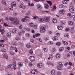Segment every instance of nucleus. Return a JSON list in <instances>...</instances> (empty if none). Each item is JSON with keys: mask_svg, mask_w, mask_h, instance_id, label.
Returning <instances> with one entry per match:
<instances>
[{"mask_svg": "<svg viewBox=\"0 0 75 75\" xmlns=\"http://www.w3.org/2000/svg\"><path fill=\"white\" fill-rule=\"evenodd\" d=\"M5 19L6 20H10L13 23V24H16L17 25H18L19 24V20L17 18L10 17L9 18H8L6 17Z\"/></svg>", "mask_w": 75, "mask_h": 75, "instance_id": "nucleus-1", "label": "nucleus"}, {"mask_svg": "<svg viewBox=\"0 0 75 75\" xmlns=\"http://www.w3.org/2000/svg\"><path fill=\"white\" fill-rule=\"evenodd\" d=\"M63 67V64L61 62H59L58 64L57 69L58 70L62 69V68Z\"/></svg>", "mask_w": 75, "mask_h": 75, "instance_id": "nucleus-2", "label": "nucleus"}, {"mask_svg": "<svg viewBox=\"0 0 75 75\" xmlns=\"http://www.w3.org/2000/svg\"><path fill=\"white\" fill-rule=\"evenodd\" d=\"M69 11L70 13H74L75 12V8L73 6H70L69 8Z\"/></svg>", "mask_w": 75, "mask_h": 75, "instance_id": "nucleus-3", "label": "nucleus"}, {"mask_svg": "<svg viewBox=\"0 0 75 75\" xmlns=\"http://www.w3.org/2000/svg\"><path fill=\"white\" fill-rule=\"evenodd\" d=\"M46 30V28L45 27L42 26L40 28V32L42 33H45Z\"/></svg>", "mask_w": 75, "mask_h": 75, "instance_id": "nucleus-4", "label": "nucleus"}, {"mask_svg": "<svg viewBox=\"0 0 75 75\" xmlns=\"http://www.w3.org/2000/svg\"><path fill=\"white\" fill-rule=\"evenodd\" d=\"M30 60L31 61V62H34V61H35V57L33 56H30L29 58Z\"/></svg>", "mask_w": 75, "mask_h": 75, "instance_id": "nucleus-5", "label": "nucleus"}, {"mask_svg": "<svg viewBox=\"0 0 75 75\" xmlns=\"http://www.w3.org/2000/svg\"><path fill=\"white\" fill-rule=\"evenodd\" d=\"M44 19L45 23H48L50 21V18L49 17H45L44 18Z\"/></svg>", "mask_w": 75, "mask_h": 75, "instance_id": "nucleus-6", "label": "nucleus"}, {"mask_svg": "<svg viewBox=\"0 0 75 75\" xmlns=\"http://www.w3.org/2000/svg\"><path fill=\"white\" fill-rule=\"evenodd\" d=\"M60 14L63 15L65 13V11L64 9H61L59 11Z\"/></svg>", "mask_w": 75, "mask_h": 75, "instance_id": "nucleus-7", "label": "nucleus"}, {"mask_svg": "<svg viewBox=\"0 0 75 75\" xmlns=\"http://www.w3.org/2000/svg\"><path fill=\"white\" fill-rule=\"evenodd\" d=\"M46 64L47 65H51L52 67H54V66L53 64L50 62V61H47Z\"/></svg>", "mask_w": 75, "mask_h": 75, "instance_id": "nucleus-8", "label": "nucleus"}, {"mask_svg": "<svg viewBox=\"0 0 75 75\" xmlns=\"http://www.w3.org/2000/svg\"><path fill=\"white\" fill-rule=\"evenodd\" d=\"M52 40L54 42L58 41V37L57 36H55L53 38Z\"/></svg>", "mask_w": 75, "mask_h": 75, "instance_id": "nucleus-9", "label": "nucleus"}, {"mask_svg": "<svg viewBox=\"0 0 75 75\" xmlns=\"http://www.w3.org/2000/svg\"><path fill=\"white\" fill-rule=\"evenodd\" d=\"M37 66L39 68H41L42 67V63H38L37 64Z\"/></svg>", "mask_w": 75, "mask_h": 75, "instance_id": "nucleus-10", "label": "nucleus"}, {"mask_svg": "<svg viewBox=\"0 0 75 75\" xmlns=\"http://www.w3.org/2000/svg\"><path fill=\"white\" fill-rule=\"evenodd\" d=\"M22 22H27L28 21V19L25 18H23L21 20Z\"/></svg>", "mask_w": 75, "mask_h": 75, "instance_id": "nucleus-11", "label": "nucleus"}, {"mask_svg": "<svg viewBox=\"0 0 75 75\" xmlns=\"http://www.w3.org/2000/svg\"><path fill=\"white\" fill-rule=\"evenodd\" d=\"M44 7L46 9H48L49 8V5L47 4H45L44 5Z\"/></svg>", "mask_w": 75, "mask_h": 75, "instance_id": "nucleus-12", "label": "nucleus"}, {"mask_svg": "<svg viewBox=\"0 0 75 75\" xmlns=\"http://www.w3.org/2000/svg\"><path fill=\"white\" fill-rule=\"evenodd\" d=\"M57 51V50L55 48H53L52 50V54H55Z\"/></svg>", "mask_w": 75, "mask_h": 75, "instance_id": "nucleus-13", "label": "nucleus"}, {"mask_svg": "<svg viewBox=\"0 0 75 75\" xmlns=\"http://www.w3.org/2000/svg\"><path fill=\"white\" fill-rule=\"evenodd\" d=\"M68 24L69 25H71V26L74 25V22H73L71 21H69L68 22Z\"/></svg>", "mask_w": 75, "mask_h": 75, "instance_id": "nucleus-14", "label": "nucleus"}, {"mask_svg": "<svg viewBox=\"0 0 75 75\" xmlns=\"http://www.w3.org/2000/svg\"><path fill=\"white\" fill-rule=\"evenodd\" d=\"M38 20L40 22H42H42H44V19L41 18H38Z\"/></svg>", "mask_w": 75, "mask_h": 75, "instance_id": "nucleus-15", "label": "nucleus"}, {"mask_svg": "<svg viewBox=\"0 0 75 75\" xmlns=\"http://www.w3.org/2000/svg\"><path fill=\"white\" fill-rule=\"evenodd\" d=\"M30 14H31V12H30V11H28L25 13V15L27 16H30Z\"/></svg>", "mask_w": 75, "mask_h": 75, "instance_id": "nucleus-16", "label": "nucleus"}, {"mask_svg": "<svg viewBox=\"0 0 75 75\" xmlns=\"http://www.w3.org/2000/svg\"><path fill=\"white\" fill-rule=\"evenodd\" d=\"M28 6L29 7H33L34 6V4L33 3H30V2H29L28 3Z\"/></svg>", "mask_w": 75, "mask_h": 75, "instance_id": "nucleus-17", "label": "nucleus"}, {"mask_svg": "<svg viewBox=\"0 0 75 75\" xmlns=\"http://www.w3.org/2000/svg\"><path fill=\"white\" fill-rule=\"evenodd\" d=\"M52 22L53 23H57V19L56 18H54L52 19Z\"/></svg>", "mask_w": 75, "mask_h": 75, "instance_id": "nucleus-18", "label": "nucleus"}, {"mask_svg": "<svg viewBox=\"0 0 75 75\" xmlns=\"http://www.w3.org/2000/svg\"><path fill=\"white\" fill-rule=\"evenodd\" d=\"M58 29L59 30H62L63 28H64V26H59L58 27Z\"/></svg>", "mask_w": 75, "mask_h": 75, "instance_id": "nucleus-19", "label": "nucleus"}, {"mask_svg": "<svg viewBox=\"0 0 75 75\" xmlns=\"http://www.w3.org/2000/svg\"><path fill=\"white\" fill-rule=\"evenodd\" d=\"M64 37H68V38H69V34L68 33H65L64 35Z\"/></svg>", "mask_w": 75, "mask_h": 75, "instance_id": "nucleus-20", "label": "nucleus"}, {"mask_svg": "<svg viewBox=\"0 0 75 75\" xmlns=\"http://www.w3.org/2000/svg\"><path fill=\"white\" fill-rule=\"evenodd\" d=\"M31 44L30 43H28L26 45V47L27 48H31Z\"/></svg>", "mask_w": 75, "mask_h": 75, "instance_id": "nucleus-21", "label": "nucleus"}, {"mask_svg": "<svg viewBox=\"0 0 75 75\" xmlns=\"http://www.w3.org/2000/svg\"><path fill=\"white\" fill-rule=\"evenodd\" d=\"M3 5H4L5 6H7V4L6 2L5 1L3 0L1 1Z\"/></svg>", "mask_w": 75, "mask_h": 75, "instance_id": "nucleus-22", "label": "nucleus"}, {"mask_svg": "<svg viewBox=\"0 0 75 75\" xmlns=\"http://www.w3.org/2000/svg\"><path fill=\"white\" fill-rule=\"evenodd\" d=\"M62 42H63V44H64V45H68V43L63 40L62 41Z\"/></svg>", "mask_w": 75, "mask_h": 75, "instance_id": "nucleus-23", "label": "nucleus"}, {"mask_svg": "<svg viewBox=\"0 0 75 75\" xmlns=\"http://www.w3.org/2000/svg\"><path fill=\"white\" fill-rule=\"evenodd\" d=\"M56 44L57 46H61L62 43L60 42H57L56 43Z\"/></svg>", "mask_w": 75, "mask_h": 75, "instance_id": "nucleus-24", "label": "nucleus"}, {"mask_svg": "<svg viewBox=\"0 0 75 75\" xmlns=\"http://www.w3.org/2000/svg\"><path fill=\"white\" fill-rule=\"evenodd\" d=\"M37 9H38V10H41V8H42V7H41V5L40 4H38V5L37 6Z\"/></svg>", "mask_w": 75, "mask_h": 75, "instance_id": "nucleus-25", "label": "nucleus"}, {"mask_svg": "<svg viewBox=\"0 0 75 75\" xmlns=\"http://www.w3.org/2000/svg\"><path fill=\"white\" fill-rule=\"evenodd\" d=\"M57 58H59L61 57V55L59 53H57L56 55Z\"/></svg>", "mask_w": 75, "mask_h": 75, "instance_id": "nucleus-26", "label": "nucleus"}, {"mask_svg": "<svg viewBox=\"0 0 75 75\" xmlns=\"http://www.w3.org/2000/svg\"><path fill=\"white\" fill-rule=\"evenodd\" d=\"M64 50V48L63 47H60L59 49V51L60 52H62V51H63Z\"/></svg>", "mask_w": 75, "mask_h": 75, "instance_id": "nucleus-27", "label": "nucleus"}, {"mask_svg": "<svg viewBox=\"0 0 75 75\" xmlns=\"http://www.w3.org/2000/svg\"><path fill=\"white\" fill-rule=\"evenodd\" d=\"M0 32L1 33V34H3L5 33V30L4 29H1L0 30Z\"/></svg>", "mask_w": 75, "mask_h": 75, "instance_id": "nucleus-28", "label": "nucleus"}, {"mask_svg": "<svg viewBox=\"0 0 75 75\" xmlns=\"http://www.w3.org/2000/svg\"><path fill=\"white\" fill-rule=\"evenodd\" d=\"M25 36L27 37H30V36H31V35L29 33H27L25 34Z\"/></svg>", "mask_w": 75, "mask_h": 75, "instance_id": "nucleus-29", "label": "nucleus"}, {"mask_svg": "<svg viewBox=\"0 0 75 75\" xmlns=\"http://www.w3.org/2000/svg\"><path fill=\"white\" fill-rule=\"evenodd\" d=\"M69 0H65L62 1L63 4H66L67 3V1H68Z\"/></svg>", "mask_w": 75, "mask_h": 75, "instance_id": "nucleus-30", "label": "nucleus"}, {"mask_svg": "<svg viewBox=\"0 0 75 75\" xmlns=\"http://www.w3.org/2000/svg\"><path fill=\"white\" fill-rule=\"evenodd\" d=\"M11 6H14V7H15V6H16V2L13 1L11 3Z\"/></svg>", "mask_w": 75, "mask_h": 75, "instance_id": "nucleus-31", "label": "nucleus"}, {"mask_svg": "<svg viewBox=\"0 0 75 75\" xmlns=\"http://www.w3.org/2000/svg\"><path fill=\"white\" fill-rule=\"evenodd\" d=\"M53 7L54 8H52L51 10L52 11H54L55 10V9H57V6H54Z\"/></svg>", "mask_w": 75, "mask_h": 75, "instance_id": "nucleus-32", "label": "nucleus"}, {"mask_svg": "<svg viewBox=\"0 0 75 75\" xmlns=\"http://www.w3.org/2000/svg\"><path fill=\"white\" fill-rule=\"evenodd\" d=\"M34 28V29H37V28H38V25L37 24H35Z\"/></svg>", "mask_w": 75, "mask_h": 75, "instance_id": "nucleus-33", "label": "nucleus"}, {"mask_svg": "<svg viewBox=\"0 0 75 75\" xmlns=\"http://www.w3.org/2000/svg\"><path fill=\"white\" fill-rule=\"evenodd\" d=\"M1 51L3 52H5L6 51V49L4 47L1 49Z\"/></svg>", "mask_w": 75, "mask_h": 75, "instance_id": "nucleus-34", "label": "nucleus"}, {"mask_svg": "<svg viewBox=\"0 0 75 75\" xmlns=\"http://www.w3.org/2000/svg\"><path fill=\"white\" fill-rule=\"evenodd\" d=\"M55 73V71L54 70H52L51 71V74L52 75H54Z\"/></svg>", "mask_w": 75, "mask_h": 75, "instance_id": "nucleus-35", "label": "nucleus"}, {"mask_svg": "<svg viewBox=\"0 0 75 75\" xmlns=\"http://www.w3.org/2000/svg\"><path fill=\"white\" fill-rule=\"evenodd\" d=\"M28 25L29 26L31 27L34 26V24L32 23H29Z\"/></svg>", "mask_w": 75, "mask_h": 75, "instance_id": "nucleus-36", "label": "nucleus"}, {"mask_svg": "<svg viewBox=\"0 0 75 75\" xmlns=\"http://www.w3.org/2000/svg\"><path fill=\"white\" fill-rule=\"evenodd\" d=\"M23 4L21 2H20L19 3V7L20 8H23Z\"/></svg>", "mask_w": 75, "mask_h": 75, "instance_id": "nucleus-37", "label": "nucleus"}, {"mask_svg": "<svg viewBox=\"0 0 75 75\" xmlns=\"http://www.w3.org/2000/svg\"><path fill=\"white\" fill-rule=\"evenodd\" d=\"M13 8H13V6L11 5L9 7V10H13Z\"/></svg>", "mask_w": 75, "mask_h": 75, "instance_id": "nucleus-38", "label": "nucleus"}, {"mask_svg": "<svg viewBox=\"0 0 75 75\" xmlns=\"http://www.w3.org/2000/svg\"><path fill=\"white\" fill-rule=\"evenodd\" d=\"M6 35L8 37H11V33H8L6 34Z\"/></svg>", "mask_w": 75, "mask_h": 75, "instance_id": "nucleus-39", "label": "nucleus"}, {"mask_svg": "<svg viewBox=\"0 0 75 75\" xmlns=\"http://www.w3.org/2000/svg\"><path fill=\"white\" fill-rule=\"evenodd\" d=\"M30 73L32 74H35V70H33L30 71Z\"/></svg>", "mask_w": 75, "mask_h": 75, "instance_id": "nucleus-40", "label": "nucleus"}, {"mask_svg": "<svg viewBox=\"0 0 75 75\" xmlns=\"http://www.w3.org/2000/svg\"><path fill=\"white\" fill-rule=\"evenodd\" d=\"M23 65V64L22 62H20L19 63V67H22Z\"/></svg>", "mask_w": 75, "mask_h": 75, "instance_id": "nucleus-41", "label": "nucleus"}, {"mask_svg": "<svg viewBox=\"0 0 75 75\" xmlns=\"http://www.w3.org/2000/svg\"><path fill=\"white\" fill-rule=\"evenodd\" d=\"M47 3H48V4H49V5L50 6V7H51V6H52V3L51 2V1H47Z\"/></svg>", "mask_w": 75, "mask_h": 75, "instance_id": "nucleus-42", "label": "nucleus"}, {"mask_svg": "<svg viewBox=\"0 0 75 75\" xmlns=\"http://www.w3.org/2000/svg\"><path fill=\"white\" fill-rule=\"evenodd\" d=\"M3 57H4V58H6V59H8V58L7 55L6 54H4Z\"/></svg>", "mask_w": 75, "mask_h": 75, "instance_id": "nucleus-43", "label": "nucleus"}, {"mask_svg": "<svg viewBox=\"0 0 75 75\" xmlns=\"http://www.w3.org/2000/svg\"><path fill=\"white\" fill-rule=\"evenodd\" d=\"M49 57L51 58H53L54 57V55L53 54H50Z\"/></svg>", "mask_w": 75, "mask_h": 75, "instance_id": "nucleus-44", "label": "nucleus"}, {"mask_svg": "<svg viewBox=\"0 0 75 75\" xmlns=\"http://www.w3.org/2000/svg\"><path fill=\"white\" fill-rule=\"evenodd\" d=\"M65 31H66L67 32H68V31H70V28H67L65 29Z\"/></svg>", "mask_w": 75, "mask_h": 75, "instance_id": "nucleus-45", "label": "nucleus"}, {"mask_svg": "<svg viewBox=\"0 0 75 75\" xmlns=\"http://www.w3.org/2000/svg\"><path fill=\"white\" fill-rule=\"evenodd\" d=\"M59 7L60 8H65V6H63L62 5H60L59 6Z\"/></svg>", "mask_w": 75, "mask_h": 75, "instance_id": "nucleus-46", "label": "nucleus"}, {"mask_svg": "<svg viewBox=\"0 0 75 75\" xmlns=\"http://www.w3.org/2000/svg\"><path fill=\"white\" fill-rule=\"evenodd\" d=\"M44 40L45 41H47L49 40V38H47V37H45L44 38Z\"/></svg>", "mask_w": 75, "mask_h": 75, "instance_id": "nucleus-47", "label": "nucleus"}, {"mask_svg": "<svg viewBox=\"0 0 75 75\" xmlns=\"http://www.w3.org/2000/svg\"><path fill=\"white\" fill-rule=\"evenodd\" d=\"M43 51L45 52H47V51H48V48H44L43 49Z\"/></svg>", "mask_w": 75, "mask_h": 75, "instance_id": "nucleus-48", "label": "nucleus"}, {"mask_svg": "<svg viewBox=\"0 0 75 75\" xmlns=\"http://www.w3.org/2000/svg\"><path fill=\"white\" fill-rule=\"evenodd\" d=\"M24 30H25V31H30V28H24Z\"/></svg>", "mask_w": 75, "mask_h": 75, "instance_id": "nucleus-49", "label": "nucleus"}, {"mask_svg": "<svg viewBox=\"0 0 75 75\" xmlns=\"http://www.w3.org/2000/svg\"><path fill=\"white\" fill-rule=\"evenodd\" d=\"M40 35H41L39 33H37L35 35V36L36 37H40Z\"/></svg>", "mask_w": 75, "mask_h": 75, "instance_id": "nucleus-50", "label": "nucleus"}, {"mask_svg": "<svg viewBox=\"0 0 75 75\" xmlns=\"http://www.w3.org/2000/svg\"><path fill=\"white\" fill-rule=\"evenodd\" d=\"M33 19H34V20H35V19H37V18H38V17L37 16H33Z\"/></svg>", "mask_w": 75, "mask_h": 75, "instance_id": "nucleus-51", "label": "nucleus"}, {"mask_svg": "<svg viewBox=\"0 0 75 75\" xmlns=\"http://www.w3.org/2000/svg\"><path fill=\"white\" fill-rule=\"evenodd\" d=\"M16 31H17V30H16V29H13L12 31V33L13 34H15L16 33Z\"/></svg>", "mask_w": 75, "mask_h": 75, "instance_id": "nucleus-52", "label": "nucleus"}, {"mask_svg": "<svg viewBox=\"0 0 75 75\" xmlns=\"http://www.w3.org/2000/svg\"><path fill=\"white\" fill-rule=\"evenodd\" d=\"M56 35L58 37H60V34L58 33H56Z\"/></svg>", "mask_w": 75, "mask_h": 75, "instance_id": "nucleus-53", "label": "nucleus"}, {"mask_svg": "<svg viewBox=\"0 0 75 75\" xmlns=\"http://www.w3.org/2000/svg\"><path fill=\"white\" fill-rule=\"evenodd\" d=\"M29 67H32L33 66V63L32 62H30L28 64Z\"/></svg>", "mask_w": 75, "mask_h": 75, "instance_id": "nucleus-54", "label": "nucleus"}, {"mask_svg": "<svg viewBox=\"0 0 75 75\" xmlns=\"http://www.w3.org/2000/svg\"><path fill=\"white\" fill-rule=\"evenodd\" d=\"M38 41H39L40 42H42V40L40 38H38Z\"/></svg>", "mask_w": 75, "mask_h": 75, "instance_id": "nucleus-55", "label": "nucleus"}, {"mask_svg": "<svg viewBox=\"0 0 75 75\" xmlns=\"http://www.w3.org/2000/svg\"><path fill=\"white\" fill-rule=\"evenodd\" d=\"M3 40L5 41H7L8 40V38H7L5 37L3 38Z\"/></svg>", "mask_w": 75, "mask_h": 75, "instance_id": "nucleus-56", "label": "nucleus"}, {"mask_svg": "<svg viewBox=\"0 0 75 75\" xmlns=\"http://www.w3.org/2000/svg\"><path fill=\"white\" fill-rule=\"evenodd\" d=\"M71 33H73L74 32V27H72L71 28Z\"/></svg>", "mask_w": 75, "mask_h": 75, "instance_id": "nucleus-57", "label": "nucleus"}, {"mask_svg": "<svg viewBox=\"0 0 75 75\" xmlns=\"http://www.w3.org/2000/svg\"><path fill=\"white\" fill-rule=\"evenodd\" d=\"M48 43H49V44H54V42L52 41H50Z\"/></svg>", "mask_w": 75, "mask_h": 75, "instance_id": "nucleus-58", "label": "nucleus"}, {"mask_svg": "<svg viewBox=\"0 0 75 75\" xmlns=\"http://www.w3.org/2000/svg\"><path fill=\"white\" fill-rule=\"evenodd\" d=\"M57 75H60L61 74V73L60 71H58L57 73Z\"/></svg>", "mask_w": 75, "mask_h": 75, "instance_id": "nucleus-59", "label": "nucleus"}, {"mask_svg": "<svg viewBox=\"0 0 75 75\" xmlns=\"http://www.w3.org/2000/svg\"><path fill=\"white\" fill-rule=\"evenodd\" d=\"M65 21H63L62 22V24L63 25H64L65 24Z\"/></svg>", "mask_w": 75, "mask_h": 75, "instance_id": "nucleus-60", "label": "nucleus"}, {"mask_svg": "<svg viewBox=\"0 0 75 75\" xmlns=\"http://www.w3.org/2000/svg\"><path fill=\"white\" fill-rule=\"evenodd\" d=\"M29 53L30 54H32V55H33V51L30 50L29 51Z\"/></svg>", "mask_w": 75, "mask_h": 75, "instance_id": "nucleus-61", "label": "nucleus"}, {"mask_svg": "<svg viewBox=\"0 0 75 75\" xmlns=\"http://www.w3.org/2000/svg\"><path fill=\"white\" fill-rule=\"evenodd\" d=\"M13 67H16V62H14L13 63Z\"/></svg>", "mask_w": 75, "mask_h": 75, "instance_id": "nucleus-62", "label": "nucleus"}, {"mask_svg": "<svg viewBox=\"0 0 75 75\" xmlns=\"http://www.w3.org/2000/svg\"><path fill=\"white\" fill-rule=\"evenodd\" d=\"M75 46L74 45H72L71 46V49H74L75 48Z\"/></svg>", "mask_w": 75, "mask_h": 75, "instance_id": "nucleus-63", "label": "nucleus"}, {"mask_svg": "<svg viewBox=\"0 0 75 75\" xmlns=\"http://www.w3.org/2000/svg\"><path fill=\"white\" fill-rule=\"evenodd\" d=\"M11 66H12V64H11L7 66V67L8 68H10L11 67Z\"/></svg>", "mask_w": 75, "mask_h": 75, "instance_id": "nucleus-64", "label": "nucleus"}]
</instances>
